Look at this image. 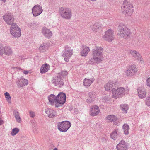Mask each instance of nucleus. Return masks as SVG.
<instances>
[{
	"instance_id": "24",
	"label": "nucleus",
	"mask_w": 150,
	"mask_h": 150,
	"mask_svg": "<svg viewBox=\"0 0 150 150\" xmlns=\"http://www.w3.org/2000/svg\"><path fill=\"white\" fill-rule=\"evenodd\" d=\"M45 112L47 115L48 117L50 118L53 117L57 115L56 111L50 108L46 109Z\"/></svg>"
},
{
	"instance_id": "37",
	"label": "nucleus",
	"mask_w": 150,
	"mask_h": 150,
	"mask_svg": "<svg viewBox=\"0 0 150 150\" xmlns=\"http://www.w3.org/2000/svg\"><path fill=\"white\" fill-rule=\"evenodd\" d=\"M19 131V129L18 128H15L12 130L11 134L12 136H14L16 135Z\"/></svg>"
},
{
	"instance_id": "44",
	"label": "nucleus",
	"mask_w": 150,
	"mask_h": 150,
	"mask_svg": "<svg viewBox=\"0 0 150 150\" xmlns=\"http://www.w3.org/2000/svg\"><path fill=\"white\" fill-rule=\"evenodd\" d=\"M29 73V71L24 70L23 71V73L25 75L28 74Z\"/></svg>"
},
{
	"instance_id": "19",
	"label": "nucleus",
	"mask_w": 150,
	"mask_h": 150,
	"mask_svg": "<svg viewBox=\"0 0 150 150\" xmlns=\"http://www.w3.org/2000/svg\"><path fill=\"white\" fill-rule=\"evenodd\" d=\"M138 97L141 99H143L146 96V91L144 87L139 88L137 89Z\"/></svg>"
},
{
	"instance_id": "46",
	"label": "nucleus",
	"mask_w": 150,
	"mask_h": 150,
	"mask_svg": "<svg viewBox=\"0 0 150 150\" xmlns=\"http://www.w3.org/2000/svg\"><path fill=\"white\" fill-rule=\"evenodd\" d=\"M3 123V120L1 119H0V125L2 124Z\"/></svg>"
},
{
	"instance_id": "23",
	"label": "nucleus",
	"mask_w": 150,
	"mask_h": 150,
	"mask_svg": "<svg viewBox=\"0 0 150 150\" xmlns=\"http://www.w3.org/2000/svg\"><path fill=\"white\" fill-rule=\"evenodd\" d=\"M42 33L44 36L47 38H49L52 35V32L45 27L42 28Z\"/></svg>"
},
{
	"instance_id": "17",
	"label": "nucleus",
	"mask_w": 150,
	"mask_h": 150,
	"mask_svg": "<svg viewBox=\"0 0 150 150\" xmlns=\"http://www.w3.org/2000/svg\"><path fill=\"white\" fill-rule=\"evenodd\" d=\"M101 27L100 23L98 22L92 23L90 25V28L91 30L94 33L98 32Z\"/></svg>"
},
{
	"instance_id": "8",
	"label": "nucleus",
	"mask_w": 150,
	"mask_h": 150,
	"mask_svg": "<svg viewBox=\"0 0 150 150\" xmlns=\"http://www.w3.org/2000/svg\"><path fill=\"white\" fill-rule=\"evenodd\" d=\"M103 38V40L109 42H112L115 38L114 32L111 29H108L105 32Z\"/></svg>"
},
{
	"instance_id": "22",
	"label": "nucleus",
	"mask_w": 150,
	"mask_h": 150,
	"mask_svg": "<svg viewBox=\"0 0 150 150\" xmlns=\"http://www.w3.org/2000/svg\"><path fill=\"white\" fill-rule=\"evenodd\" d=\"M100 112L99 107L96 105H94L92 107L91 109L90 114L93 116L98 115Z\"/></svg>"
},
{
	"instance_id": "38",
	"label": "nucleus",
	"mask_w": 150,
	"mask_h": 150,
	"mask_svg": "<svg viewBox=\"0 0 150 150\" xmlns=\"http://www.w3.org/2000/svg\"><path fill=\"white\" fill-rule=\"evenodd\" d=\"M129 53L134 58H135L139 53L137 51L134 50H130L129 51Z\"/></svg>"
},
{
	"instance_id": "4",
	"label": "nucleus",
	"mask_w": 150,
	"mask_h": 150,
	"mask_svg": "<svg viewBox=\"0 0 150 150\" xmlns=\"http://www.w3.org/2000/svg\"><path fill=\"white\" fill-rule=\"evenodd\" d=\"M132 5L128 2L127 1H125L122 6V9L123 12L126 16H131L134 11L133 9Z\"/></svg>"
},
{
	"instance_id": "6",
	"label": "nucleus",
	"mask_w": 150,
	"mask_h": 150,
	"mask_svg": "<svg viewBox=\"0 0 150 150\" xmlns=\"http://www.w3.org/2000/svg\"><path fill=\"white\" fill-rule=\"evenodd\" d=\"M10 33L13 37L18 38L21 36V30L16 23H13L10 28Z\"/></svg>"
},
{
	"instance_id": "32",
	"label": "nucleus",
	"mask_w": 150,
	"mask_h": 150,
	"mask_svg": "<svg viewBox=\"0 0 150 150\" xmlns=\"http://www.w3.org/2000/svg\"><path fill=\"white\" fill-rule=\"evenodd\" d=\"M13 114L14 115L16 122L18 123H21V119L20 117L19 112L18 111L15 110L13 112Z\"/></svg>"
},
{
	"instance_id": "47",
	"label": "nucleus",
	"mask_w": 150,
	"mask_h": 150,
	"mask_svg": "<svg viewBox=\"0 0 150 150\" xmlns=\"http://www.w3.org/2000/svg\"><path fill=\"white\" fill-rule=\"evenodd\" d=\"M53 150H58V149L57 148H55L53 149Z\"/></svg>"
},
{
	"instance_id": "42",
	"label": "nucleus",
	"mask_w": 150,
	"mask_h": 150,
	"mask_svg": "<svg viewBox=\"0 0 150 150\" xmlns=\"http://www.w3.org/2000/svg\"><path fill=\"white\" fill-rule=\"evenodd\" d=\"M29 113L30 117L32 118H34L35 115V112L33 111H30Z\"/></svg>"
},
{
	"instance_id": "14",
	"label": "nucleus",
	"mask_w": 150,
	"mask_h": 150,
	"mask_svg": "<svg viewBox=\"0 0 150 150\" xmlns=\"http://www.w3.org/2000/svg\"><path fill=\"white\" fill-rule=\"evenodd\" d=\"M32 13L34 16H37L40 14L43 11L42 7L39 5L34 6L32 9Z\"/></svg>"
},
{
	"instance_id": "1",
	"label": "nucleus",
	"mask_w": 150,
	"mask_h": 150,
	"mask_svg": "<svg viewBox=\"0 0 150 150\" xmlns=\"http://www.w3.org/2000/svg\"><path fill=\"white\" fill-rule=\"evenodd\" d=\"M118 82L115 81H110L104 86L105 90L107 91L112 90V98L117 99L122 98L125 94V89L123 87H120L115 89Z\"/></svg>"
},
{
	"instance_id": "13",
	"label": "nucleus",
	"mask_w": 150,
	"mask_h": 150,
	"mask_svg": "<svg viewBox=\"0 0 150 150\" xmlns=\"http://www.w3.org/2000/svg\"><path fill=\"white\" fill-rule=\"evenodd\" d=\"M1 50V55H2L4 54L6 55L10 56L13 53L11 48L8 46L4 47L2 46Z\"/></svg>"
},
{
	"instance_id": "34",
	"label": "nucleus",
	"mask_w": 150,
	"mask_h": 150,
	"mask_svg": "<svg viewBox=\"0 0 150 150\" xmlns=\"http://www.w3.org/2000/svg\"><path fill=\"white\" fill-rule=\"evenodd\" d=\"M121 110L125 113H127L129 108L128 105L126 104H122L120 105Z\"/></svg>"
},
{
	"instance_id": "41",
	"label": "nucleus",
	"mask_w": 150,
	"mask_h": 150,
	"mask_svg": "<svg viewBox=\"0 0 150 150\" xmlns=\"http://www.w3.org/2000/svg\"><path fill=\"white\" fill-rule=\"evenodd\" d=\"M146 104L147 106H150V96H148L146 98Z\"/></svg>"
},
{
	"instance_id": "7",
	"label": "nucleus",
	"mask_w": 150,
	"mask_h": 150,
	"mask_svg": "<svg viewBox=\"0 0 150 150\" xmlns=\"http://www.w3.org/2000/svg\"><path fill=\"white\" fill-rule=\"evenodd\" d=\"M137 71L136 65H129L127 69L125 70V73L127 76L131 77L136 74Z\"/></svg>"
},
{
	"instance_id": "20",
	"label": "nucleus",
	"mask_w": 150,
	"mask_h": 150,
	"mask_svg": "<svg viewBox=\"0 0 150 150\" xmlns=\"http://www.w3.org/2000/svg\"><path fill=\"white\" fill-rule=\"evenodd\" d=\"M117 150H127L128 146L124 141L122 140L116 146Z\"/></svg>"
},
{
	"instance_id": "25",
	"label": "nucleus",
	"mask_w": 150,
	"mask_h": 150,
	"mask_svg": "<svg viewBox=\"0 0 150 150\" xmlns=\"http://www.w3.org/2000/svg\"><path fill=\"white\" fill-rule=\"evenodd\" d=\"M90 51V49L89 47L83 46L81 49L80 54L81 56L86 57L87 56Z\"/></svg>"
},
{
	"instance_id": "5",
	"label": "nucleus",
	"mask_w": 150,
	"mask_h": 150,
	"mask_svg": "<svg viewBox=\"0 0 150 150\" xmlns=\"http://www.w3.org/2000/svg\"><path fill=\"white\" fill-rule=\"evenodd\" d=\"M59 13L62 18L67 20L70 19L72 16L71 9L67 7L60 8L59 10Z\"/></svg>"
},
{
	"instance_id": "18",
	"label": "nucleus",
	"mask_w": 150,
	"mask_h": 150,
	"mask_svg": "<svg viewBox=\"0 0 150 150\" xmlns=\"http://www.w3.org/2000/svg\"><path fill=\"white\" fill-rule=\"evenodd\" d=\"M50 104L52 106L54 105L55 107H57L56 105L57 103V96L53 94H51L48 97Z\"/></svg>"
},
{
	"instance_id": "28",
	"label": "nucleus",
	"mask_w": 150,
	"mask_h": 150,
	"mask_svg": "<svg viewBox=\"0 0 150 150\" xmlns=\"http://www.w3.org/2000/svg\"><path fill=\"white\" fill-rule=\"evenodd\" d=\"M49 45L46 43H43L40 45L39 47L40 52H43L46 51L48 49Z\"/></svg>"
},
{
	"instance_id": "39",
	"label": "nucleus",
	"mask_w": 150,
	"mask_h": 150,
	"mask_svg": "<svg viewBox=\"0 0 150 150\" xmlns=\"http://www.w3.org/2000/svg\"><path fill=\"white\" fill-rule=\"evenodd\" d=\"M100 100L103 102H107L110 100V98L107 96H105L101 98Z\"/></svg>"
},
{
	"instance_id": "29",
	"label": "nucleus",
	"mask_w": 150,
	"mask_h": 150,
	"mask_svg": "<svg viewBox=\"0 0 150 150\" xmlns=\"http://www.w3.org/2000/svg\"><path fill=\"white\" fill-rule=\"evenodd\" d=\"M50 67L49 65L48 64H43L40 68V72L42 74L47 72L49 69Z\"/></svg>"
},
{
	"instance_id": "2",
	"label": "nucleus",
	"mask_w": 150,
	"mask_h": 150,
	"mask_svg": "<svg viewBox=\"0 0 150 150\" xmlns=\"http://www.w3.org/2000/svg\"><path fill=\"white\" fill-rule=\"evenodd\" d=\"M103 52V49L101 47L96 46L92 51L93 58L88 62L89 64H98L102 61V56Z\"/></svg>"
},
{
	"instance_id": "43",
	"label": "nucleus",
	"mask_w": 150,
	"mask_h": 150,
	"mask_svg": "<svg viewBox=\"0 0 150 150\" xmlns=\"http://www.w3.org/2000/svg\"><path fill=\"white\" fill-rule=\"evenodd\" d=\"M146 84L150 88V77L147 79Z\"/></svg>"
},
{
	"instance_id": "36",
	"label": "nucleus",
	"mask_w": 150,
	"mask_h": 150,
	"mask_svg": "<svg viewBox=\"0 0 150 150\" xmlns=\"http://www.w3.org/2000/svg\"><path fill=\"white\" fill-rule=\"evenodd\" d=\"M135 58L139 61L141 63H143L144 62L143 59L139 53H138V54L135 57Z\"/></svg>"
},
{
	"instance_id": "40",
	"label": "nucleus",
	"mask_w": 150,
	"mask_h": 150,
	"mask_svg": "<svg viewBox=\"0 0 150 150\" xmlns=\"http://www.w3.org/2000/svg\"><path fill=\"white\" fill-rule=\"evenodd\" d=\"M67 75V72L65 71H62L61 72L59 73L58 74V76H62V77L66 76Z\"/></svg>"
},
{
	"instance_id": "15",
	"label": "nucleus",
	"mask_w": 150,
	"mask_h": 150,
	"mask_svg": "<svg viewBox=\"0 0 150 150\" xmlns=\"http://www.w3.org/2000/svg\"><path fill=\"white\" fill-rule=\"evenodd\" d=\"M121 135L120 130L118 129H116L111 134L110 137L114 140H119L122 138Z\"/></svg>"
},
{
	"instance_id": "3",
	"label": "nucleus",
	"mask_w": 150,
	"mask_h": 150,
	"mask_svg": "<svg viewBox=\"0 0 150 150\" xmlns=\"http://www.w3.org/2000/svg\"><path fill=\"white\" fill-rule=\"evenodd\" d=\"M131 33L130 30L126 25L123 24L119 25L117 35L120 37L126 39Z\"/></svg>"
},
{
	"instance_id": "31",
	"label": "nucleus",
	"mask_w": 150,
	"mask_h": 150,
	"mask_svg": "<svg viewBox=\"0 0 150 150\" xmlns=\"http://www.w3.org/2000/svg\"><path fill=\"white\" fill-rule=\"evenodd\" d=\"M106 120L110 122H114L117 120V117L113 115H108L106 117Z\"/></svg>"
},
{
	"instance_id": "30",
	"label": "nucleus",
	"mask_w": 150,
	"mask_h": 150,
	"mask_svg": "<svg viewBox=\"0 0 150 150\" xmlns=\"http://www.w3.org/2000/svg\"><path fill=\"white\" fill-rule=\"evenodd\" d=\"M29 27L31 29L35 30L37 29L38 27V24L35 21H33L29 23Z\"/></svg>"
},
{
	"instance_id": "11",
	"label": "nucleus",
	"mask_w": 150,
	"mask_h": 150,
	"mask_svg": "<svg viewBox=\"0 0 150 150\" xmlns=\"http://www.w3.org/2000/svg\"><path fill=\"white\" fill-rule=\"evenodd\" d=\"M73 54V51L71 48L66 46L64 50V52L62 54V56L66 62L69 61L70 57Z\"/></svg>"
},
{
	"instance_id": "16",
	"label": "nucleus",
	"mask_w": 150,
	"mask_h": 150,
	"mask_svg": "<svg viewBox=\"0 0 150 150\" xmlns=\"http://www.w3.org/2000/svg\"><path fill=\"white\" fill-rule=\"evenodd\" d=\"M3 19L8 25H11L13 23L14 18L11 14H6L3 16Z\"/></svg>"
},
{
	"instance_id": "27",
	"label": "nucleus",
	"mask_w": 150,
	"mask_h": 150,
	"mask_svg": "<svg viewBox=\"0 0 150 150\" xmlns=\"http://www.w3.org/2000/svg\"><path fill=\"white\" fill-rule=\"evenodd\" d=\"M94 79V78H91L89 79L85 78L83 81V84L85 86L88 87L93 82Z\"/></svg>"
},
{
	"instance_id": "35",
	"label": "nucleus",
	"mask_w": 150,
	"mask_h": 150,
	"mask_svg": "<svg viewBox=\"0 0 150 150\" xmlns=\"http://www.w3.org/2000/svg\"><path fill=\"white\" fill-rule=\"evenodd\" d=\"M4 96L6 101L10 103H11V97L9 93L7 92H6L4 93Z\"/></svg>"
},
{
	"instance_id": "21",
	"label": "nucleus",
	"mask_w": 150,
	"mask_h": 150,
	"mask_svg": "<svg viewBox=\"0 0 150 150\" xmlns=\"http://www.w3.org/2000/svg\"><path fill=\"white\" fill-rule=\"evenodd\" d=\"M88 95V97L86 99V102L88 103H91L94 100L96 97V93L92 91L90 92Z\"/></svg>"
},
{
	"instance_id": "9",
	"label": "nucleus",
	"mask_w": 150,
	"mask_h": 150,
	"mask_svg": "<svg viewBox=\"0 0 150 150\" xmlns=\"http://www.w3.org/2000/svg\"><path fill=\"white\" fill-rule=\"evenodd\" d=\"M71 123L69 121H64L58 124V128L60 131L62 132L67 131L71 126Z\"/></svg>"
},
{
	"instance_id": "10",
	"label": "nucleus",
	"mask_w": 150,
	"mask_h": 150,
	"mask_svg": "<svg viewBox=\"0 0 150 150\" xmlns=\"http://www.w3.org/2000/svg\"><path fill=\"white\" fill-rule=\"evenodd\" d=\"M57 100L56 105L57 107H60L61 105L64 104L65 102L66 99V94L64 93L60 92L57 96Z\"/></svg>"
},
{
	"instance_id": "45",
	"label": "nucleus",
	"mask_w": 150,
	"mask_h": 150,
	"mask_svg": "<svg viewBox=\"0 0 150 150\" xmlns=\"http://www.w3.org/2000/svg\"><path fill=\"white\" fill-rule=\"evenodd\" d=\"M2 45L0 44V55H1V49L2 48Z\"/></svg>"
},
{
	"instance_id": "26",
	"label": "nucleus",
	"mask_w": 150,
	"mask_h": 150,
	"mask_svg": "<svg viewBox=\"0 0 150 150\" xmlns=\"http://www.w3.org/2000/svg\"><path fill=\"white\" fill-rule=\"evenodd\" d=\"M17 84L20 87H23L28 84V81L23 78L20 79H18L17 81Z\"/></svg>"
},
{
	"instance_id": "33",
	"label": "nucleus",
	"mask_w": 150,
	"mask_h": 150,
	"mask_svg": "<svg viewBox=\"0 0 150 150\" xmlns=\"http://www.w3.org/2000/svg\"><path fill=\"white\" fill-rule=\"evenodd\" d=\"M123 129L124 134L127 135L129 134V126L127 124H124L123 126Z\"/></svg>"
},
{
	"instance_id": "12",
	"label": "nucleus",
	"mask_w": 150,
	"mask_h": 150,
	"mask_svg": "<svg viewBox=\"0 0 150 150\" xmlns=\"http://www.w3.org/2000/svg\"><path fill=\"white\" fill-rule=\"evenodd\" d=\"M52 83L55 86L60 88L62 86L64 83L62 79L60 76H55L52 79Z\"/></svg>"
}]
</instances>
